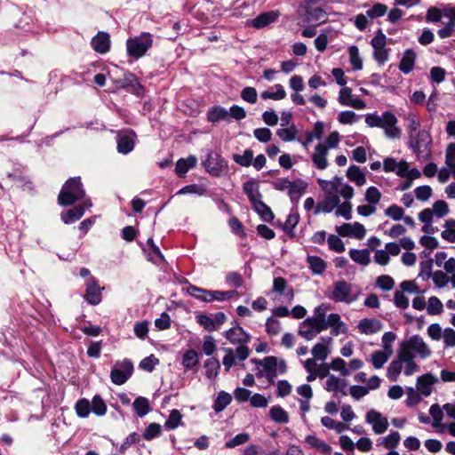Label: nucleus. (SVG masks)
Segmentation results:
<instances>
[{
  "label": "nucleus",
  "instance_id": "obj_1",
  "mask_svg": "<svg viewBox=\"0 0 455 455\" xmlns=\"http://www.w3.org/2000/svg\"><path fill=\"white\" fill-rule=\"evenodd\" d=\"M365 123L370 127L381 128L388 139H399L402 134L401 129L397 126L398 119L391 111H385L380 116L377 114H367Z\"/></svg>",
  "mask_w": 455,
  "mask_h": 455
},
{
  "label": "nucleus",
  "instance_id": "obj_2",
  "mask_svg": "<svg viewBox=\"0 0 455 455\" xmlns=\"http://www.w3.org/2000/svg\"><path fill=\"white\" fill-rule=\"evenodd\" d=\"M86 199L85 189L84 188L79 176L69 178L62 186L58 196V203L61 206H70L76 202Z\"/></svg>",
  "mask_w": 455,
  "mask_h": 455
},
{
  "label": "nucleus",
  "instance_id": "obj_3",
  "mask_svg": "<svg viewBox=\"0 0 455 455\" xmlns=\"http://www.w3.org/2000/svg\"><path fill=\"white\" fill-rule=\"evenodd\" d=\"M431 135L424 130L408 137V146L413 150L419 160H428L431 158Z\"/></svg>",
  "mask_w": 455,
  "mask_h": 455
},
{
  "label": "nucleus",
  "instance_id": "obj_4",
  "mask_svg": "<svg viewBox=\"0 0 455 455\" xmlns=\"http://www.w3.org/2000/svg\"><path fill=\"white\" fill-rule=\"evenodd\" d=\"M153 36L148 32H142L137 36L126 40L127 55L135 60L143 57L152 47Z\"/></svg>",
  "mask_w": 455,
  "mask_h": 455
},
{
  "label": "nucleus",
  "instance_id": "obj_5",
  "mask_svg": "<svg viewBox=\"0 0 455 455\" xmlns=\"http://www.w3.org/2000/svg\"><path fill=\"white\" fill-rule=\"evenodd\" d=\"M359 292L353 293V285L344 280L333 283V290L327 295L334 302L351 304L358 299Z\"/></svg>",
  "mask_w": 455,
  "mask_h": 455
},
{
  "label": "nucleus",
  "instance_id": "obj_6",
  "mask_svg": "<svg viewBox=\"0 0 455 455\" xmlns=\"http://www.w3.org/2000/svg\"><path fill=\"white\" fill-rule=\"evenodd\" d=\"M202 164L206 172L214 177H221L226 175L228 171V162L221 156L220 154L209 151L206 158L203 161Z\"/></svg>",
  "mask_w": 455,
  "mask_h": 455
},
{
  "label": "nucleus",
  "instance_id": "obj_7",
  "mask_svg": "<svg viewBox=\"0 0 455 455\" xmlns=\"http://www.w3.org/2000/svg\"><path fill=\"white\" fill-rule=\"evenodd\" d=\"M251 362L256 365V369L258 370L256 373L257 378L265 376L270 384L275 382V379L277 375V358L275 356H267L263 361L253 358Z\"/></svg>",
  "mask_w": 455,
  "mask_h": 455
},
{
  "label": "nucleus",
  "instance_id": "obj_8",
  "mask_svg": "<svg viewBox=\"0 0 455 455\" xmlns=\"http://www.w3.org/2000/svg\"><path fill=\"white\" fill-rule=\"evenodd\" d=\"M133 372V364L129 359L116 362L110 372L111 381L118 386L124 384Z\"/></svg>",
  "mask_w": 455,
  "mask_h": 455
},
{
  "label": "nucleus",
  "instance_id": "obj_9",
  "mask_svg": "<svg viewBox=\"0 0 455 455\" xmlns=\"http://www.w3.org/2000/svg\"><path fill=\"white\" fill-rule=\"evenodd\" d=\"M137 135L133 130L119 131L116 134V148L118 153L127 155L132 152L135 146Z\"/></svg>",
  "mask_w": 455,
  "mask_h": 455
},
{
  "label": "nucleus",
  "instance_id": "obj_10",
  "mask_svg": "<svg viewBox=\"0 0 455 455\" xmlns=\"http://www.w3.org/2000/svg\"><path fill=\"white\" fill-rule=\"evenodd\" d=\"M85 293L84 299L88 304L92 306H97L101 302V288L100 287L98 281L95 277L90 276L85 280Z\"/></svg>",
  "mask_w": 455,
  "mask_h": 455
},
{
  "label": "nucleus",
  "instance_id": "obj_11",
  "mask_svg": "<svg viewBox=\"0 0 455 455\" xmlns=\"http://www.w3.org/2000/svg\"><path fill=\"white\" fill-rule=\"evenodd\" d=\"M325 330L323 323L310 317L305 319L298 331L299 335L307 340H312L318 333Z\"/></svg>",
  "mask_w": 455,
  "mask_h": 455
},
{
  "label": "nucleus",
  "instance_id": "obj_12",
  "mask_svg": "<svg viewBox=\"0 0 455 455\" xmlns=\"http://www.w3.org/2000/svg\"><path fill=\"white\" fill-rule=\"evenodd\" d=\"M92 206V203L90 198H86L84 200L82 204L76 205L67 212H63L60 214L61 220L65 224H70L76 222L80 220L85 212L86 208H90Z\"/></svg>",
  "mask_w": 455,
  "mask_h": 455
},
{
  "label": "nucleus",
  "instance_id": "obj_13",
  "mask_svg": "<svg viewBox=\"0 0 455 455\" xmlns=\"http://www.w3.org/2000/svg\"><path fill=\"white\" fill-rule=\"evenodd\" d=\"M365 419L372 426V430L377 435L385 433L388 427L387 419L373 409L367 411Z\"/></svg>",
  "mask_w": 455,
  "mask_h": 455
},
{
  "label": "nucleus",
  "instance_id": "obj_14",
  "mask_svg": "<svg viewBox=\"0 0 455 455\" xmlns=\"http://www.w3.org/2000/svg\"><path fill=\"white\" fill-rule=\"evenodd\" d=\"M412 351H415L420 359H426L431 355V349L423 339L416 334L405 341Z\"/></svg>",
  "mask_w": 455,
  "mask_h": 455
},
{
  "label": "nucleus",
  "instance_id": "obj_15",
  "mask_svg": "<svg viewBox=\"0 0 455 455\" xmlns=\"http://www.w3.org/2000/svg\"><path fill=\"white\" fill-rule=\"evenodd\" d=\"M225 337L230 343L237 345H245L251 339L250 334L238 324L228 329L225 332Z\"/></svg>",
  "mask_w": 455,
  "mask_h": 455
},
{
  "label": "nucleus",
  "instance_id": "obj_16",
  "mask_svg": "<svg viewBox=\"0 0 455 455\" xmlns=\"http://www.w3.org/2000/svg\"><path fill=\"white\" fill-rule=\"evenodd\" d=\"M92 49L98 53H107L110 49V36L108 32L100 31L91 42Z\"/></svg>",
  "mask_w": 455,
  "mask_h": 455
},
{
  "label": "nucleus",
  "instance_id": "obj_17",
  "mask_svg": "<svg viewBox=\"0 0 455 455\" xmlns=\"http://www.w3.org/2000/svg\"><path fill=\"white\" fill-rule=\"evenodd\" d=\"M243 191L247 196L251 205L261 201L262 195L259 191V186L256 180L251 178L245 181L243 184Z\"/></svg>",
  "mask_w": 455,
  "mask_h": 455
},
{
  "label": "nucleus",
  "instance_id": "obj_18",
  "mask_svg": "<svg viewBox=\"0 0 455 455\" xmlns=\"http://www.w3.org/2000/svg\"><path fill=\"white\" fill-rule=\"evenodd\" d=\"M438 382V379L432 373L421 375L417 379V388L424 396H429L432 393V386Z\"/></svg>",
  "mask_w": 455,
  "mask_h": 455
},
{
  "label": "nucleus",
  "instance_id": "obj_19",
  "mask_svg": "<svg viewBox=\"0 0 455 455\" xmlns=\"http://www.w3.org/2000/svg\"><path fill=\"white\" fill-rule=\"evenodd\" d=\"M207 121L212 124L220 121L230 123L229 113L227 108L222 106L216 105L211 107L206 113Z\"/></svg>",
  "mask_w": 455,
  "mask_h": 455
},
{
  "label": "nucleus",
  "instance_id": "obj_20",
  "mask_svg": "<svg viewBox=\"0 0 455 455\" xmlns=\"http://www.w3.org/2000/svg\"><path fill=\"white\" fill-rule=\"evenodd\" d=\"M383 327L382 323L375 318H363L358 325V331L366 335H371L379 331Z\"/></svg>",
  "mask_w": 455,
  "mask_h": 455
},
{
  "label": "nucleus",
  "instance_id": "obj_21",
  "mask_svg": "<svg viewBox=\"0 0 455 455\" xmlns=\"http://www.w3.org/2000/svg\"><path fill=\"white\" fill-rule=\"evenodd\" d=\"M279 18V12L276 11H270L260 13L251 20V26L255 28H265L271 23H274Z\"/></svg>",
  "mask_w": 455,
  "mask_h": 455
},
{
  "label": "nucleus",
  "instance_id": "obj_22",
  "mask_svg": "<svg viewBox=\"0 0 455 455\" xmlns=\"http://www.w3.org/2000/svg\"><path fill=\"white\" fill-rule=\"evenodd\" d=\"M340 203L339 197L336 194H328L323 201L319 204L315 210V214L317 215L320 213V212H323L324 213H330L337 206H339Z\"/></svg>",
  "mask_w": 455,
  "mask_h": 455
},
{
  "label": "nucleus",
  "instance_id": "obj_23",
  "mask_svg": "<svg viewBox=\"0 0 455 455\" xmlns=\"http://www.w3.org/2000/svg\"><path fill=\"white\" fill-rule=\"evenodd\" d=\"M312 0H307L305 6L306 20L308 22H323L326 20V12L321 7H313L309 4Z\"/></svg>",
  "mask_w": 455,
  "mask_h": 455
},
{
  "label": "nucleus",
  "instance_id": "obj_24",
  "mask_svg": "<svg viewBox=\"0 0 455 455\" xmlns=\"http://www.w3.org/2000/svg\"><path fill=\"white\" fill-rule=\"evenodd\" d=\"M416 60V53L412 49H407L404 51L403 55L399 63V70L407 75L411 73L414 68Z\"/></svg>",
  "mask_w": 455,
  "mask_h": 455
},
{
  "label": "nucleus",
  "instance_id": "obj_25",
  "mask_svg": "<svg viewBox=\"0 0 455 455\" xmlns=\"http://www.w3.org/2000/svg\"><path fill=\"white\" fill-rule=\"evenodd\" d=\"M328 154V148L323 144H317L315 146V152L312 156V161L314 164L319 170H324L328 166L326 156Z\"/></svg>",
  "mask_w": 455,
  "mask_h": 455
},
{
  "label": "nucleus",
  "instance_id": "obj_26",
  "mask_svg": "<svg viewBox=\"0 0 455 455\" xmlns=\"http://www.w3.org/2000/svg\"><path fill=\"white\" fill-rule=\"evenodd\" d=\"M197 164V158L195 156H189L187 158H180L177 161L175 172L180 177H183Z\"/></svg>",
  "mask_w": 455,
  "mask_h": 455
},
{
  "label": "nucleus",
  "instance_id": "obj_27",
  "mask_svg": "<svg viewBox=\"0 0 455 455\" xmlns=\"http://www.w3.org/2000/svg\"><path fill=\"white\" fill-rule=\"evenodd\" d=\"M346 387V380L340 379L333 374L329 376L325 383V389L328 392H340L342 395H347Z\"/></svg>",
  "mask_w": 455,
  "mask_h": 455
},
{
  "label": "nucleus",
  "instance_id": "obj_28",
  "mask_svg": "<svg viewBox=\"0 0 455 455\" xmlns=\"http://www.w3.org/2000/svg\"><path fill=\"white\" fill-rule=\"evenodd\" d=\"M347 177L350 181L355 183L356 186L361 187L365 184V174L357 165H351L347 171Z\"/></svg>",
  "mask_w": 455,
  "mask_h": 455
},
{
  "label": "nucleus",
  "instance_id": "obj_29",
  "mask_svg": "<svg viewBox=\"0 0 455 455\" xmlns=\"http://www.w3.org/2000/svg\"><path fill=\"white\" fill-rule=\"evenodd\" d=\"M7 177L13 181L17 187L22 188L24 189H31L32 183L28 180V178L23 174L20 171H15L13 172H8Z\"/></svg>",
  "mask_w": 455,
  "mask_h": 455
},
{
  "label": "nucleus",
  "instance_id": "obj_30",
  "mask_svg": "<svg viewBox=\"0 0 455 455\" xmlns=\"http://www.w3.org/2000/svg\"><path fill=\"white\" fill-rule=\"evenodd\" d=\"M305 442L312 448L320 451L322 453L328 454L331 451V447L323 440L317 438L314 435H308L305 438Z\"/></svg>",
  "mask_w": 455,
  "mask_h": 455
},
{
  "label": "nucleus",
  "instance_id": "obj_31",
  "mask_svg": "<svg viewBox=\"0 0 455 455\" xmlns=\"http://www.w3.org/2000/svg\"><path fill=\"white\" fill-rule=\"evenodd\" d=\"M132 408L140 418L146 416L151 410L148 399L143 396H139L134 400Z\"/></svg>",
  "mask_w": 455,
  "mask_h": 455
},
{
  "label": "nucleus",
  "instance_id": "obj_32",
  "mask_svg": "<svg viewBox=\"0 0 455 455\" xmlns=\"http://www.w3.org/2000/svg\"><path fill=\"white\" fill-rule=\"evenodd\" d=\"M253 210L260 216L262 220L266 222H271L275 215L268 205H267L262 200L252 204Z\"/></svg>",
  "mask_w": 455,
  "mask_h": 455
},
{
  "label": "nucleus",
  "instance_id": "obj_33",
  "mask_svg": "<svg viewBox=\"0 0 455 455\" xmlns=\"http://www.w3.org/2000/svg\"><path fill=\"white\" fill-rule=\"evenodd\" d=\"M348 253L352 260L362 266H367L371 261L370 251L367 249H350Z\"/></svg>",
  "mask_w": 455,
  "mask_h": 455
},
{
  "label": "nucleus",
  "instance_id": "obj_34",
  "mask_svg": "<svg viewBox=\"0 0 455 455\" xmlns=\"http://www.w3.org/2000/svg\"><path fill=\"white\" fill-rule=\"evenodd\" d=\"M307 262L314 275H321L326 269V262L318 256H307Z\"/></svg>",
  "mask_w": 455,
  "mask_h": 455
},
{
  "label": "nucleus",
  "instance_id": "obj_35",
  "mask_svg": "<svg viewBox=\"0 0 455 455\" xmlns=\"http://www.w3.org/2000/svg\"><path fill=\"white\" fill-rule=\"evenodd\" d=\"M307 184L305 181L299 180V182H294L293 185L288 191V195L290 196L291 201L293 204H297L301 197L302 194L305 192Z\"/></svg>",
  "mask_w": 455,
  "mask_h": 455
},
{
  "label": "nucleus",
  "instance_id": "obj_36",
  "mask_svg": "<svg viewBox=\"0 0 455 455\" xmlns=\"http://www.w3.org/2000/svg\"><path fill=\"white\" fill-rule=\"evenodd\" d=\"M299 221V215L295 211H291V212L288 215L284 224L283 225V230L289 235L291 237L294 236V231L293 229L296 228Z\"/></svg>",
  "mask_w": 455,
  "mask_h": 455
},
{
  "label": "nucleus",
  "instance_id": "obj_37",
  "mask_svg": "<svg viewBox=\"0 0 455 455\" xmlns=\"http://www.w3.org/2000/svg\"><path fill=\"white\" fill-rule=\"evenodd\" d=\"M299 131L294 124L290 127H282L276 131V135L284 142L297 140Z\"/></svg>",
  "mask_w": 455,
  "mask_h": 455
},
{
  "label": "nucleus",
  "instance_id": "obj_38",
  "mask_svg": "<svg viewBox=\"0 0 455 455\" xmlns=\"http://www.w3.org/2000/svg\"><path fill=\"white\" fill-rule=\"evenodd\" d=\"M205 375L209 379H215L220 369V363L216 358H209L204 362Z\"/></svg>",
  "mask_w": 455,
  "mask_h": 455
},
{
  "label": "nucleus",
  "instance_id": "obj_39",
  "mask_svg": "<svg viewBox=\"0 0 455 455\" xmlns=\"http://www.w3.org/2000/svg\"><path fill=\"white\" fill-rule=\"evenodd\" d=\"M199 363L198 354L194 349H188L182 357V365L187 370H192Z\"/></svg>",
  "mask_w": 455,
  "mask_h": 455
},
{
  "label": "nucleus",
  "instance_id": "obj_40",
  "mask_svg": "<svg viewBox=\"0 0 455 455\" xmlns=\"http://www.w3.org/2000/svg\"><path fill=\"white\" fill-rule=\"evenodd\" d=\"M231 401H232V396L230 394L227 393L225 391H220L218 394V396L214 401L213 410L215 411V412H220L228 405L230 404Z\"/></svg>",
  "mask_w": 455,
  "mask_h": 455
},
{
  "label": "nucleus",
  "instance_id": "obj_41",
  "mask_svg": "<svg viewBox=\"0 0 455 455\" xmlns=\"http://www.w3.org/2000/svg\"><path fill=\"white\" fill-rule=\"evenodd\" d=\"M92 412L96 416H104L107 412V404L100 395H95L91 403Z\"/></svg>",
  "mask_w": 455,
  "mask_h": 455
},
{
  "label": "nucleus",
  "instance_id": "obj_42",
  "mask_svg": "<svg viewBox=\"0 0 455 455\" xmlns=\"http://www.w3.org/2000/svg\"><path fill=\"white\" fill-rule=\"evenodd\" d=\"M270 418L277 423L285 424L289 422V415L281 406L275 405L269 411Z\"/></svg>",
  "mask_w": 455,
  "mask_h": 455
},
{
  "label": "nucleus",
  "instance_id": "obj_43",
  "mask_svg": "<svg viewBox=\"0 0 455 455\" xmlns=\"http://www.w3.org/2000/svg\"><path fill=\"white\" fill-rule=\"evenodd\" d=\"M187 292L188 295L196 298L198 300L204 301V302H210L208 300L209 299V290H204L203 288L197 287L193 284H189L187 288Z\"/></svg>",
  "mask_w": 455,
  "mask_h": 455
},
{
  "label": "nucleus",
  "instance_id": "obj_44",
  "mask_svg": "<svg viewBox=\"0 0 455 455\" xmlns=\"http://www.w3.org/2000/svg\"><path fill=\"white\" fill-rule=\"evenodd\" d=\"M182 423V415L180 411L174 409L171 411L168 419L164 423V427L167 430H173Z\"/></svg>",
  "mask_w": 455,
  "mask_h": 455
},
{
  "label": "nucleus",
  "instance_id": "obj_45",
  "mask_svg": "<svg viewBox=\"0 0 455 455\" xmlns=\"http://www.w3.org/2000/svg\"><path fill=\"white\" fill-rule=\"evenodd\" d=\"M233 160L235 164L243 167H249L252 164L253 152L251 149H245L243 155H233Z\"/></svg>",
  "mask_w": 455,
  "mask_h": 455
},
{
  "label": "nucleus",
  "instance_id": "obj_46",
  "mask_svg": "<svg viewBox=\"0 0 455 455\" xmlns=\"http://www.w3.org/2000/svg\"><path fill=\"white\" fill-rule=\"evenodd\" d=\"M349 60L354 70H361L363 68V60L359 54V49L355 45L348 48Z\"/></svg>",
  "mask_w": 455,
  "mask_h": 455
},
{
  "label": "nucleus",
  "instance_id": "obj_47",
  "mask_svg": "<svg viewBox=\"0 0 455 455\" xmlns=\"http://www.w3.org/2000/svg\"><path fill=\"white\" fill-rule=\"evenodd\" d=\"M75 409L80 418H87L92 412L91 403L86 398L79 399L75 405Z\"/></svg>",
  "mask_w": 455,
  "mask_h": 455
},
{
  "label": "nucleus",
  "instance_id": "obj_48",
  "mask_svg": "<svg viewBox=\"0 0 455 455\" xmlns=\"http://www.w3.org/2000/svg\"><path fill=\"white\" fill-rule=\"evenodd\" d=\"M397 359L402 363L414 360L412 350L405 341L400 343V348L397 353Z\"/></svg>",
  "mask_w": 455,
  "mask_h": 455
},
{
  "label": "nucleus",
  "instance_id": "obj_49",
  "mask_svg": "<svg viewBox=\"0 0 455 455\" xmlns=\"http://www.w3.org/2000/svg\"><path fill=\"white\" fill-rule=\"evenodd\" d=\"M403 363L398 359L392 361L387 371V376L391 381H396L401 371Z\"/></svg>",
  "mask_w": 455,
  "mask_h": 455
},
{
  "label": "nucleus",
  "instance_id": "obj_50",
  "mask_svg": "<svg viewBox=\"0 0 455 455\" xmlns=\"http://www.w3.org/2000/svg\"><path fill=\"white\" fill-rule=\"evenodd\" d=\"M427 310L428 315H440L443 311V303L437 297L432 296L428 299Z\"/></svg>",
  "mask_w": 455,
  "mask_h": 455
},
{
  "label": "nucleus",
  "instance_id": "obj_51",
  "mask_svg": "<svg viewBox=\"0 0 455 455\" xmlns=\"http://www.w3.org/2000/svg\"><path fill=\"white\" fill-rule=\"evenodd\" d=\"M444 227L445 229L441 233V236L449 243H455V220H446Z\"/></svg>",
  "mask_w": 455,
  "mask_h": 455
},
{
  "label": "nucleus",
  "instance_id": "obj_52",
  "mask_svg": "<svg viewBox=\"0 0 455 455\" xmlns=\"http://www.w3.org/2000/svg\"><path fill=\"white\" fill-rule=\"evenodd\" d=\"M196 322L208 331L216 330L214 320L204 314L199 313L196 315Z\"/></svg>",
  "mask_w": 455,
  "mask_h": 455
},
{
  "label": "nucleus",
  "instance_id": "obj_53",
  "mask_svg": "<svg viewBox=\"0 0 455 455\" xmlns=\"http://www.w3.org/2000/svg\"><path fill=\"white\" fill-rule=\"evenodd\" d=\"M206 193V188L201 185L197 184H191L187 185L183 188H181L178 192L177 195H187V194H196L198 196H204Z\"/></svg>",
  "mask_w": 455,
  "mask_h": 455
},
{
  "label": "nucleus",
  "instance_id": "obj_54",
  "mask_svg": "<svg viewBox=\"0 0 455 455\" xmlns=\"http://www.w3.org/2000/svg\"><path fill=\"white\" fill-rule=\"evenodd\" d=\"M327 242L330 250L334 251L335 252L341 253L346 250L344 243L338 235H330Z\"/></svg>",
  "mask_w": 455,
  "mask_h": 455
},
{
  "label": "nucleus",
  "instance_id": "obj_55",
  "mask_svg": "<svg viewBox=\"0 0 455 455\" xmlns=\"http://www.w3.org/2000/svg\"><path fill=\"white\" fill-rule=\"evenodd\" d=\"M137 79V76L131 73V72H125L124 74V76L122 78H119L115 81V84H116V88H130L134 84V81Z\"/></svg>",
  "mask_w": 455,
  "mask_h": 455
},
{
  "label": "nucleus",
  "instance_id": "obj_56",
  "mask_svg": "<svg viewBox=\"0 0 455 455\" xmlns=\"http://www.w3.org/2000/svg\"><path fill=\"white\" fill-rule=\"evenodd\" d=\"M161 431H162V427L159 424L151 423L146 427L142 436L145 440L149 441V440H152V439L159 436L161 434Z\"/></svg>",
  "mask_w": 455,
  "mask_h": 455
},
{
  "label": "nucleus",
  "instance_id": "obj_57",
  "mask_svg": "<svg viewBox=\"0 0 455 455\" xmlns=\"http://www.w3.org/2000/svg\"><path fill=\"white\" fill-rule=\"evenodd\" d=\"M400 439H401V436L398 432H396V431L391 432L388 435H387L384 438V440L382 442V445L386 449L394 450L399 444Z\"/></svg>",
  "mask_w": 455,
  "mask_h": 455
},
{
  "label": "nucleus",
  "instance_id": "obj_58",
  "mask_svg": "<svg viewBox=\"0 0 455 455\" xmlns=\"http://www.w3.org/2000/svg\"><path fill=\"white\" fill-rule=\"evenodd\" d=\"M387 11V5L384 4L377 3L366 12V15L371 19H376L385 15Z\"/></svg>",
  "mask_w": 455,
  "mask_h": 455
},
{
  "label": "nucleus",
  "instance_id": "obj_59",
  "mask_svg": "<svg viewBox=\"0 0 455 455\" xmlns=\"http://www.w3.org/2000/svg\"><path fill=\"white\" fill-rule=\"evenodd\" d=\"M311 353L315 359L319 361H324L328 356V348L323 343H316L312 350Z\"/></svg>",
  "mask_w": 455,
  "mask_h": 455
},
{
  "label": "nucleus",
  "instance_id": "obj_60",
  "mask_svg": "<svg viewBox=\"0 0 455 455\" xmlns=\"http://www.w3.org/2000/svg\"><path fill=\"white\" fill-rule=\"evenodd\" d=\"M250 440V435L247 433H241L228 441L225 446L228 449L246 443Z\"/></svg>",
  "mask_w": 455,
  "mask_h": 455
},
{
  "label": "nucleus",
  "instance_id": "obj_61",
  "mask_svg": "<svg viewBox=\"0 0 455 455\" xmlns=\"http://www.w3.org/2000/svg\"><path fill=\"white\" fill-rule=\"evenodd\" d=\"M376 285L383 291H390L395 286V281L390 275H383L377 278Z\"/></svg>",
  "mask_w": 455,
  "mask_h": 455
},
{
  "label": "nucleus",
  "instance_id": "obj_62",
  "mask_svg": "<svg viewBox=\"0 0 455 455\" xmlns=\"http://www.w3.org/2000/svg\"><path fill=\"white\" fill-rule=\"evenodd\" d=\"M385 215L393 220L398 221L403 218L404 211L402 207L396 204H392L387 209H386Z\"/></svg>",
  "mask_w": 455,
  "mask_h": 455
},
{
  "label": "nucleus",
  "instance_id": "obj_63",
  "mask_svg": "<svg viewBox=\"0 0 455 455\" xmlns=\"http://www.w3.org/2000/svg\"><path fill=\"white\" fill-rule=\"evenodd\" d=\"M381 198V193L376 187H370L365 192V200L370 204L376 205Z\"/></svg>",
  "mask_w": 455,
  "mask_h": 455
},
{
  "label": "nucleus",
  "instance_id": "obj_64",
  "mask_svg": "<svg viewBox=\"0 0 455 455\" xmlns=\"http://www.w3.org/2000/svg\"><path fill=\"white\" fill-rule=\"evenodd\" d=\"M431 210L433 214L435 213L438 218H443L449 212L448 204L443 200H438L434 203Z\"/></svg>",
  "mask_w": 455,
  "mask_h": 455
}]
</instances>
